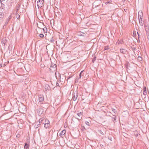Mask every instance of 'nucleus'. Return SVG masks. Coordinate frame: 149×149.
Listing matches in <instances>:
<instances>
[{
    "label": "nucleus",
    "mask_w": 149,
    "mask_h": 149,
    "mask_svg": "<svg viewBox=\"0 0 149 149\" xmlns=\"http://www.w3.org/2000/svg\"><path fill=\"white\" fill-rule=\"evenodd\" d=\"M78 97L77 93L76 91L75 92H73L72 94V99L74 101H75L77 99V98Z\"/></svg>",
    "instance_id": "nucleus-1"
},
{
    "label": "nucleus",
    "mask_w": 149,
    "mask_h": 149,
    "mask_svg": "<svg viewBox=\"0 0 149 149\" xmlns=\"http://www.w3.org/2000/svg\"><path fill=\"white\" fill-rule=\"evenodd\" d=\"M37 5L38 9H40L43 6V3L42 1L39 0L37 2Z\"/></svg>",
    "instance_id": "nucleus-2"
},
{
    "label": "nucleus",
    "mask_w": 149,
    "mask_h": 149,
    "mask_svg": "<svg viewBox=\"0 0 149 149\" xmlns=\"http://www.w3.org/2000/svg\"><path fill=\"white\" fill-rule=\"evenodd\" d=\"M56 64H54L53 65L52 64L50 65L51 68H52V69L50 68V71H52V72L53 71H55V70H56Z\"/></svg>",
    "instance_id": "nucleus-3"
},
{
    "label": "nucleus",
    "mask_w": 149,
    "mask_h": 149,
    "mask_svg": "<svg viewBox=\"0 0 149 149\" xmlns=\"http://www.w3.org/2000/svg\"><path fill=\"white\" fill-rule=\"evenodd\" d=\"M86 33H87L86 31H80L77 33V35L79 36H84L86 35Z\"/></svg>",
    "instance_id": "nucleus-4"
},
{
    "label": "nucleus",
    "mask_w": 149,
    "mask_h": 149,
    "mask_svg": "<svg viewBox=\"0 0 149 149\" xmlns=\"http://www.w3.org/2000/svg\"><path fill=\"white\" fill-rule=\"evenodd\" d=\"M66 29H61L60 30L61 32H59V33L62 34V33L63 32V33H65L67 34L68 33L67 32Z\"/></svg>",
    "instance_id": "nucleus-5"
},
{
    "label": "nucleus",
    "mask_w": 149,
    "mask_h": 149,
    "mask_svg": "<svg viewBox=\"0 0 149 149\" xmlns=\"http://www.w3.org/2000/svg\"><path fill=\"white\" fill-rule=\"evenodd\" d=\"M43 112V109H40L38 110L37 113L39 116H41Z\"/></svg>",
    "instance_id": "nucleus-6"
},
{
    "label": "nucleus",
    "mask_w": 149,
    "mask_h": 149,
    "mask_svg": "<svg viewBox=\"0 0 149 149\" xmlns=\"http://www.w3.org/2000/svg\"><path fill=\"white\" fill-rule=\"evenodd\" d=\"M44 87L45 88L46 91H47L49 90L50 88V87L49 85L47 84H45V86Z\"/></svg>",
    "instance_id": "nucleus-7"
},
{
    "label": "nucleus",
    "mask_w": 149,
    "mask_h": 149,
    "mask_svg": "<svg viewBox=\"0 0 149 149\" xmlns=\"http://www.w3.org/2000/svg\"><path fill=\"white\" fill-rule=\"evenodd\" d=\"M120 52L123 54H125L127 52V51L124 49L123 48H121L120 49Z\"/></svg>",
    "instance_id": "nucleus-8"
},
{
    "label": "nucleus",
    "mask_w": 149,
    "mask_h": 149,
    "mask_svg": "<svg viewBox=\"0 0 149 149\" xmlns=\"http://www.w3.org/2000/svg\"><path fill=\"white\" fill-rule=\"evenodd\" d=\"M66 132V130H64L59 134L58 135L60 136H61L64 135Z\"/></svg>",
    "instance_id": "nucleus-9"
},
{
    "label": "nucleus",
    "mask_w": 149,
    "mask_h": 149,
    "mask_svg": "<svg viewBox=\"0 0 149 149\" xmlns=\"http://www.w3.org/2000/svg\"><path fill=\"white\" fill-rule=\"evenodd\" d=\"M29 146L30 145L29 144H28L26 143H24V148L26 149H29Z\"/></svg>",
    "instance_id": "nucleus-10"
},
{
    "label": "nucleus",
    "mask_w": 149,
    "mask_h": 149,
    "mask_svg": "<svg viewBox=\"0 0 149 149\" xmlns=\"http://www.w3.org/2000/svg\"><path fill=\"white\" fill-rule=\"evenodd\" d=\"M43 100L44 97L43 96L39 97V101L40 102H42Z\"/></svg>",
    "instance_id": "nucleus-11"
},
{
    "label": "nucleus",
    "mask_w": 149,
    "mask_h": 149,
    "mask_svg": "<svg viewBox=\"0 0 149 149\" xmlns=\"http://www.w3.org/2000/svg\"><path fill=\"white\" fill-rule=\"evenodd\" d=\"M112 120L113 122H116V118L115 115H113V116H112Z\"/></svg>",
    "instance_id": "nucleus-12"
},
{
    "label": "nucleus",
    "mask_w": 149,
    "mask_h": 149,
    "mask_svg": "<svg viewBox=\"0 0 149 149\" xmlns=\"http://www.w3.org/2000/svg\"><path fill=\"white\" fill-rule=\"evenodd\" d=\"M7 42V40L4 39H3L2 40L1 42L2 44H4L5 45L6 42Z\"/></svg>",
    "instance_id": "nucleus-13"
},
{
    "label": "nucleus",
    "mask_w": 149,
    "mask_h": 149,
    "mask_svg": "<svg viewBox=\"0 0 149 149\" xmlns=\"http://www.w3.org/2000/svg\"><path fill=\"white\" fill-rule=\"evenodd\" d=\"M40 125L41 124H40V123H36L34 127L36 128H37L39 127Z\"/></svg>",
    "instance_id": "nucleus-14"
},
{
    "label": "nucleus",
    "mask_w": 149,
    "mask_h": 149,
    "mask_svg": "<svg viewBox=\"0 0 149 149\" xmlns=\"http://www.w3.org/2000/svg\"><path fill=\"white\" fill-rule=\"evenodd\" d=\"M123 42L122 39H120V40H118L117 43L118 44H122L123 43Z\"/></svg>",
    "instance_id": "nucleus-15"
},
{
    "label": "nucleus",
    "mask_w": 149,
    "mask_h": 149,
    "mask_svg": "<svg viewBox=\"0 0 149 149\" xmlns=\"http://www.w3.org/2000/svg\"><path fill=\"white\" fill-rule=\"evenodd\" d=\"M49 123H45L44 124L45 127L46 129L47 128L49 127Z\"/></svg>",
    "instance_id": "nucleus-16"
},
{
    "label": "nucleus",
    "mask_w": 149,
    "mask_h": 149,
    "mask_svg": "<svg viewBox=\"0 0 149 149\" xmlns=\"http://www.w3.org/2000/svg\"><path fill=\"white\" fill-rule=\"evenodd\" d=\"M139 21L140 24L142 26L143 24V21L142 19H139Z\"/></svg>",
    "instance_id": "nucleus-17"
},
{
    "label": "nucleus",
    "mask_w": 149,
    "mask_h": 149,
    "mask_svg": "<svg viewBox=\"0 0 149 149\" xmlns=\"http://www.w3.org/2000/svg\"><path fill=\"white\" fill-rule=\"evenodd\" d=\"M18 11H16V16L17 19H19L20 17L19 15L17 13Z\"/></svg>",
    "instance_id": "nucleus-18"
},
{
    "label": "nucleus",
    "mask_w": 149,
    "mask_h": 149,
    "mask_svg": "<svg viewBox=\"0 0 149 149\" xmlns=\"http://www.w3.org/2000/svg\"><path fill=\"white\" fill-rule=\"evenodd\" d=\"M147 36L149 35V29H145Z\"/></svg>",
    "instance_id": "nucleus-19"
},
{
    "label": "nucleus",
    "mask_w": 149,
    "mask_h": 149,
    "mask_svg": "<svg viewBox=\"0 0 149 149\" xmlns=\"http://www.w3.org/2000/svg\"><path fill=\"white\" fill-rule=\"evenodd\" d=\"M55 15L56 17H59L61 16V15L60 14V13L59 12H56L55 13Z\"/></svg>",
    "instance_id": "nucleus-20"
},
{
    "label": "nucleus",
    "mask_w": 149,
    "mask_h": 149,
    "mask_svg": "<svg viewBox=\"0 0 149 149\" xmlns=\"http://www.w3.org/2000/svg\"><path fill=\"white\" fill-rule=\"evenodd\" d=\"M77 115L79 117H82V113L81 112L77 113Z\"/></svg>",
    "instance_id": "nucleus-21"
},
{
    "label": "nucleus",
    "mask_w": 149,
    "mask_h": 149,
    "mask_svg": "<svg viewBox=\"0 0 149 149\" xmlns=\"http://www.w3.org/2000/svg\"><path fill=\"white\" fill-rule=\"evenodd\" d=\"M98 132L101 134L102 135H104V133L103 131H102L101 130H98Z\"/></svg>",
    "instance_id": "nucleus-22"
},
{
    "label": "nucleus",
    "mask_w": 149,
    "mask_h": 149,
    "mask_svg": "<svg viewBox=\"0 0 149 149\" xmlns=\"http://www.w3.org/2000/svg\"><path fill=\"white\" fill-rule=\"evenodd\" d=\"M21 4V3L20 2H19L18 3V8H17V10L16 11H18L19 10V9L20 8Z\"/></svg>",
    "instance_id": "nucleus-23"
},
{
    "label": "nucleus",
    "mask_w": 149,
    "mask_h": 149,
    "mask_svg": "<svg viewBox=\"0 0 149 149\" xmlns=\"http://www.w3.org/2000/svg\"><path fill=\"white\" fill-rule=\"evenodd\" d=\"M129 63L128 62H127L125 64V67L127 70L128 69V66H129Z\"/></svg>",
    "instance_id": "nucleus-24"
},
{
    "label": "nucleus",
    "mask_w": 149,
    "mask_h": 149,
    "mask_svg": "<svg viewBox=\"0 0 149 149\" xmlns=\"http://www.w3.org/2000/svg\"><path fill=\"white\" fill-rule=\"evenodd\" d=\"M139 19H143V15H138Z\"/></svg>",
    "instance_id": "nucleus-25"
},
{
    "label": "nucleus",
    "mask_w": 149,
    "mask_h": 149,
    "mask_svg": "<svg viewBox=\"0 0 149 149\" xmlns=\"http://www.w3.org/2000/svg\"><path fill=\"white\" fill-rule=\"evenodd\" d=\"M97 57L95 56H94L92 60V61L93 63H94V62L96 59Z\"/></svg>",
    "instance_id": "nucleus-26"
},
{
    "label": "nucleus",
    "mask_w": 149,
    "mask_h": 149,
    "mask_svg": "<svg viewBox=\"0 0 149 149\" xmlns=\"http://www.w3.org/2000/svg\"><path fill=\"white\" fill-rule=\"evenodd\" d=\"M112 111L113 112L114 114H116L117 112L116 110L114 108H112L111 109Z\"/></svg>",
    "instance_id": "nucleus-27"
},
{
    "label": "nucleus",
    "mask_w": 149,
    "mask_h": 149,
    "mask_svg": "<svg viewBox=\"0 0 149 149\" xmlns=\"http://www.w3.org/2000/svg\"><path fill=\"white\" fill-rule=\"evenodd\" d=\"M3 13L2 12H0V19L2 18L3 17Z\"/></svg>",
    "instance_id": "nucleus-28"
},
{
    "label": "nucleus",
    "mask_w": 149,
    "mask_h": 149,
    "mask_svg": "<svg viewBox=\"0 0 149 149\" xmlns=\"http://www.w3.org/2000/svg\"><path fill=\"white\" fill-rule=\"evenodd\" d=\"M84 71H82L79 74V79H81V75L82 73Z\"/></svg>",
    "instance_id": "nucleus-29"
},
{
    "label": "nucleus",
    "mask_w": 149,
    "mask_h": 149,
    "mask_svg": "<svg viewBox=\"0 0 149 149\" xmlns=\"http://www.w3.org/2000/svg\"><path fill=\"white\" fill-rule=\"evenodd\" d=\"M143 15V13L142 12V11H139L138 13V15Z\"/></svg>",
    "instance_id": "nucleus-30"
},
{
    "label": "nucleus",
    "mask_w": 149,
    "mask_h": 149,
    "mask_svg": "<svg viewBox=\"0 0 149 149\" xmlns=\"http://www.w3.org/2000/svg\"><path fill=\"white\" fill-rule=\"evenodd\" d=\"M42 29L44 33H46L47 31V29Z\"/></svg>",
    "instance_id": "nucleus-31"
},
{
    "label": "nucleus",
    "mask_w": 149,
    "mask_h": 149,
    "mask_svg": "<svg viewBox=\"0 0 149 149\" xmlns=\"http://www.w3.org/2000/svg\"><path fill=\"white\" fill-rule=\"evenodd\" d=\"M133 34L134 35V37H135L136 36V31H133Z\"/></svg>",
    "instance_id": "nucleus-32"
},
{
    "label": "nucleus",
    "mask_w": 149,
    "mask_h": 149,
    "mask_svg": "<svg viewBox=\"0 0 149 149\" xmlns=\"http://www.w3.org/2000/svg\"><path fill=\"white\" fill-rule=\"evenodd\" d=\"M50 41L52 43H53V42L54 41V40L53 37H52L51 38L50 40Z\"/></svg>",
    "instance_id": "nucleus-33"
},
{
    "label": "nucleus",
    "mask_w": 149,
    "mask_h": 149,
    "mask_svg": "<svg viewBox=\"0 0 149 149\" xmlns=\"http://www.w3.org/2000/svg\"><path fill=\"white\" fill-rule=\"evenodd\" d=\"M138 60L139 61H141L142 60V58L141 57L139 56L138 57Z\"/></svg>",
    "instance_id": "nucleus-34"
},
{
    "label": "nucleus",
    "mask_w": 149,
    "mask_h": 149,
    "mask_svg": "<svg viewBox=\"0 0 149 149\" xmlns=\"http://www.w3.org/2000/svg\"><path fill=\"white\" fill-rule=\"evenodd\" d=\"M109 49V46H107L104 47V50H108Z\"/></svg>",
    "instance_id": "nucleus-35"
},
{
    "label": "nucleus",
    "mask_w": 149,
    "mask_h": 149,
    "mask_svg": "<svg viewBox=\"0 0 149 149\" xmlns=\"http://www.w3.org/2000/svg\"><path fill=\"white\" fill-rule=\"evenodd\" d=\"M25 94L23 93L22 94V96L21 97V98L22 99H24V98L25 97Z\"/></svg>",
    "instance_id": "nucleus-36"
},
{
    "label": "nucleus",
    "mask_w": 149,
    "mask_h": 149,
    "mask_svg": "<svg viewBox=\"0 0 149 149\" xmlns=\"http://www.w3.org/2000/svg\"><path fill=\"white\" fill-rule=\"evenodd\" d=\"M39 36L41 38H42L44 37V35L43 34L41 33L39 35Z\"/></svg>",
    "instance_id": "nucleus-37"
},
{
    "label": "nucleus",
    "mask_w": 149,
    "mask_h": 149,
    "mask_svg": "<svg viewBox=\"0 0 149 149\" xmlns=\"http://www.w3.org/2000/svg\"><path fill=\"white\" fill-rule=\"evenodd\" d=\"M45 123H49V121L47 119H46L45 120Z\"/></svg>",
    "instance_id": "nucleus-38"
},
{
    "label": "nucleus",
    "mask_w": 149,
    "mask_h": 149,
    "mask_svg": "<svg viewBox=\"0 0 149 149\" xmlns=\"http://www.w3.org/2000/svg\"><path fill=\"white\" fill-rule=\"evenodd\" d=\"M43 120V119L42 118H41L39 120V123H42Z\"/></svg>",
    "instance_id": "nucleus-39"
},
{
    "label": "nucleus",
    "mask_w": 149,
    "mask_h": 149,
    "mask_svg": "<svg viewBox=\"0 0 149 149\" xmlns=\"http://www.w3.org/2000/svg\"><path fill=\"white\" fill-rule=\"evenodd\" d=\"M85 123L88 125L89 126L90 125V123L88 121H86L85 122Z\"/></svg>",
    "instance_id": "nucleus-40"
},
{
    "label": "nucleus",
    "mask_w": 149,
    "mask_h": 149,
    "mask_svg": "<svg viewBox=\"0 0 149 149\" xmlns=\"http://www.w3.org/2000/svg\"><path fill=\"white\" fill-rule=\"evenodd\" d=\"M73 76H74V75H73L71 76H70L68 77L67 80L68 81L69 79H70V78H71Z\"/></svg>",
    "instance_id": "nucleus-41"
},
{
    "label": "nucleus",
    "mask_w": 149,
    "mask_h": 149,
    "mask_svg": "<svg viewBox=\"0 0 149 149\" xmlns=\"http://www.w3.org/2000/svg\"><path fill=\"white\" fill-rule=\"evenodd\" d=\"M134 134L136 137H137L138 136V133L137 132H134Z\"/></svg>",
    "instance_id": "nucleus-42"
},
{
    "label": "nucleus",
    "mask_w": 149,
    "mask_h": 149,
    "mask_svg": "<svg viewBox=\"0 0 149 149\" xmlns=\"http://www.w3.org/2000/svg\"><path fill=\"white\" fill-rule=\"evenodd\" d=\"M131 48L132 49V50H133V51L135 50L136 49V47H131Z\"/></svg>",
    "instance_id": "nucleus-43"
},
{
    "label": "nucleus",
    "mask_w": 149,
    "mask_h": 149,
    "mask_svg": "<svg viewBox=\"0 0 149 149\" xmlns=\"http://www.w3.org/2000/svg\"><path fill=\"white\" fill-rule=\"evenodd\" d=\"M143 91H146V86H143Z\"/></svg>",
    "instance_id": "nucleus-44"
},
{
    "label": "nucleus",
    "mask_w": 149,
    "mask_h": 149,
    "mask_svg": "<svg viewBox=\"0 0 149 149\" xmlns=\"http://www.w3.org/2000/svg\"><path fill=\"white\" fill-rule=\"evenodd\" d=\"M143 94L144 95H146L147 94L146 91H143Z\"/></svg>",
    "instance_id": "nucleus-45"
},
{
    "label": "nucleus",
    "mask_w": 149,
    "mask_h": 149,
    "mask_svg": "<svg viewBox=\"0 0 149 149\" xmlns=\"http://www.w3.org/2000/svg\"><path fill=\"white\" fill-rule=\"evenodd\" d=\"M75 83H77L78 82V79H75Z\"/></svg>",
    "instance_id": "nucleus-46"
},
{
    "label": "nucleus",
    "mask_w": 149,
    "mask_h": 149,
    "mask_svg": "<svg viewBox=\"0 0 149 149\" xmlns=\"http://www.w3.org/2000/svg\"><path fill=\"white\" fill-rule=\"evenodd\" d=\"M137 34H138V38L139 39V36H140V34L138 32V31H137Z\"/></svg>",
    "instance_id": "nucleus-47"
},
{
    "label": "nucleus",
    "mask_w": 149,
    "mask_h": 149,
    "mask_svg": "<svg viewBox=\"0 0 149 149\" xmlns=\"http://www.w3.org/2000/svg\"><path fill=\"white\" fill-rule=\"evenodd\" d=\"M108 139H110V140H111V141H112V138L111 137H108Z\"/></svg>",
    "instance_id": "nucleus-48"
},
{
    "label": "nucleus",
    "mask_w": 149,
    "mask_h": 149,
    "mask_svg": "<svg viewBox=\"0 0 149 149\" xmlns=\"http://www.w3.org/2000/svg\"><path fill=\"white\" fill-rule=\"evenodd\" d=\"M105 110H104L103 112L105 113H107V112H108L107 111L106 109H105Z\"/></svg>",
    "instance_id": "nucleus-49"
},
{
    "label": "nucleus",
    "mask_w": 149,
    "mask_h": 149,
    "mask_svg": "<svg viewBox=\"0 0 149 149\" xmlns=\"http://www.w3.org/2000/svg\"><path fill=\"white\" fill-rule=\"evenodd\" d=\"M56 86H59V84L57 82H56Z\"/></svg>",
    "instance_id": "nucleus-50"
},
{
    "label": "nucleus",
    "mask_w": 149,
    "mask_h": 149,
    "mask_svg": "<svg viewBox=\"0 0 149 149\" xmlns=\"http://www.w3.org/2000/svg\"><path fill=\"white\" fill-rule=\"evenodd\" d=\"M109 1H107V2H105V4H108L109 3Z\"/></svg>",
    "instance_id": "nucleus-51"
},
{
    "label": "nucleus",
    "mask_w": 149,
    "mask_h": 149,
    "mask_svg": "<svg viewBox=\"0 0 149 149\" xmlns=\"http://www.w3.org/2000/svg\"><path fill=\"white\" fill-rule=\"evenodd\" d=\"M8 21H7L6 20V22H5V24H8Z\"/></svg>",
    "instance_id": "nucleus-52"
},
{
    "label": "nucleus",
    "mask_w": 149,
    "mask_h": 149,
    "mask_svg": "<svg viewBox=\"0 0 149 149\" xmlns=\"http://www.w3.org/2000/svg\"><path fill=\"white\" fill-rule=\"evenodd\" d=\"M10 20V18H8L7 19V21H9Z\"/></svg>",
    "instance_id": "nucleus-53"
},
{
    "label": "nucleus",
    "mask_w": 149,
    "mask_h": 149,
    "mask_svg": "<svg viewBox=\"0 0 149 149\" xmlns=\"http://www.w3.org/2000/svg\"><path fill=\"white\" fill-rule=\"evenodd\" d=\"M147 38L148 39V40H149V35L147 36Z\"/></svg>",
    "instance_id": "nucleus-54"
},
{
    "label": "nucleus",
    "mask_w": 149,
    "mask_h": 149,
    "mask_svg": "<svg viewBox=\"0 0 149 149\" xmlns=\"http://www.w3.org/2000/svg\"><path fill=\"white\" fill-rule=\"evenodd\" d=\"M2 66V65L1 64H0V68Z\"/></svg>",
    "instance_id": "nucleus-55"
},
{
    "label": "nucleus",
    "mask_w": 149,
    "mask_h": 149,
    "mask_svg": "<svg viewBox=\"0 0 149 149\" xmlns=\"http://www.w3.org/2000/svg\"><path fill=\"white\" fill-rule=\"evenodd\" d=\"M102 109L103 110L104 109V108H105V107L104 106H102Z\"/></svg>",
    "instance_id": "nucleus-56"
},
{
    "label": "nucleus",
    "mask_w": 149,
    "mask_h": 149,
    "mask_svg": "<svg viewBox=\"0 0 149 149\" xmlns=\"http://www.w3.org/2000/svg\"><path fill=\"white\" fill-rule=\"evenodd\" d=\"M11 15H10L9 17H8V18H10V19L11 18Z\"/></svg>",
    "instance_id": "nucleus-57"
},
{
    "label": "nucleus",
    "mask_w": 149,
    "mask_h": 149,
    "mask_svg": "<svg viewBox=\"0 0 149 149\" xmlns=\"http://www.w3.org/2000/svg\"><path fill=\"white\" fill-rule=\"evenodd\" d=\"M6 66V64H3V67H5Z\"/></svg>",
    "instance_id": "nucleus-58"
},
{
    "label": "nucleus",
    "mask_w": 149,
    "mask_h": 149,
    "mask_svg": "<svg viewBox=\"0 0 149 149\" xmlns=\"http://www.w3.org/2000/svg\"><path fill=\"white\" fill-rule=\"evenodd\" d=\"M13 30V28L12 29V31Z\"/></svg>",
    "instance_id": "nucleus-59"
},
{
    "label": "nucleus",
    "mask_w": 149,
    "mask_h": 149,
    "mask_svg": "<svg viewBox=\"0 0 149 149\" xmlns=\"http://www.w3.org/2000/svg\"><path fill=\"white\" fill-rule=\"evenodd\" d=\"M125 0H123V1H125Z\"/></svg>",
    "instance_id": "nucleus-60"
},
{
    "label": "nucleus",
    "mask_w": 149,
    "mask_h": 149,
    "mask_svg": "<svg viewBox=\"0 0 149 149\" xmlns=\"http://www.w3.org/2000/svg\"><path fill=\"white\" fill-rule=\"evenodd\" d=\"M17 136H18V135H17Z\"/></svg>",
    "instance_id": "nucleus-61"
},
{
    "label": "nucleus",
    "mask_w": 149,
    "mask_h": 149,
    "mask_svg": "<svg viewBox=\"0 0 149 149\" xmlns=\"http://www.w3.org/2000/svg\"><path fill=\"white\" fill-rule=\"evenodd\" d=\"M17 136H18V135H17Z\"/></svg>",
    "instance_id": "nucleus-62"
},
{
    "label": "nucleus",
    "mask_w": 149,
    "mask_h": 149,
    "mask_svg": "<svg viewBox=\"0 0 149 149\" xmlns=\"http://www.w3.org/2000/svg\"><path fill=\"white\" fill-rule=\"evenodd\" d=\"M109 116H110V117H111V116H110V115H109Z\"/></svg>",
    "instance_id": "nucleus-63"
},
{
    "label": "nucleus",
    "mask_w": 149,
    "mask_h": 149,
    "mask_svg": "<svg viewBox=\"0 0 149 149\" xmlns=\"http://www.w3.org/2000/svg\"><path fill=\"white\" fill-rule=\"evenodd\" d=\"M44 28H46V27H44Z\"/></svg>",
    "instance_id": "nucleus-64"
}]
</instances>
